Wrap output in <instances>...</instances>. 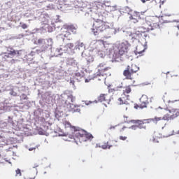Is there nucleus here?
I'll use <instances>...</instances> for the list:
<instances>
[{
	"label": "nucleus",
	"mask_w": 179,
	"mask_h": 179,
	"mask_svg": "<svg viewBox=\"0 0 179 179\" xmlns=\"http://www.w3.org/2000/svg\"><path fill=\"white\" fill-rule=\"evenodd\" d=\"M66 128H71L74 135V141L77 143L79 142L82 143L83 142H87V141H92L93 139V135L90 134L87 131L75 126H72L71 123L66 122L64 123Z\"/></svg>",
	"instance_id": "obj_1"
},
{
	"label": "nucleus",
	"mask_w": 179,
	"mask_h": 179,
	"mask_svg": "<svg viewBox=\"0 0 179 179\" xmlns=\"http://www.w3.org/2000/svg\"><path fill=\"white\" fill-rule=\"evenodd\" d=\"M62 101L63 103V107L66 108L68 111L71 113H80V108L78 105L73 104L75 101V96L71 93L64 92L62 94Z\"/></svg>",
	"instance_id": "obj_2"
},
{
	"label": "nucleus",
	"mask_w": 179,
	"mask_h": 179,
	"mask_svg": "<svg viewBox=\"0 0 179 179\" xmlns=\"http://www.w3.org/2000/svg\"><path fill=\"white\" fill-rule=\"evenodd\" d=\"M112 90L113 91V94H114V96H121L117 99L120 105L125 104V106H128V101H127L129 97V95L128 94L132 92L131 85H128L124 87H117Z\"/></svg>",
	"instance_id": "obj_3"
},
{
	"label": "nucleus",
	"mask_w": 179,
	"mask_h": 179,
	"mask_svg": "<svg viewBox=\"0 0 179 179\" xmlns=\"http://www.w3.org/2000/svg\"><path fill=\"white\" fill-rule=\"evenodd\" d=\"M157 114L160 115H164V120L166 121H173V120H176L177 117H179V109L178 108H163L162 107H159L157 110Z\"/></svg>",
	"instance_id": "obj_4"
},
{
	"label": "nucleus",
	"mask_w": 179,
	"mask_h": 179,
	"mask_svg": "<svg viewBox=\"0 0 179 179\" xmlns=\"http://www.w3.org/2000/svg\"><path fill=\"white\" fill-rule=\"evenodd\" d=\"M108 30H110L108 23L103 21V20H94L92 28V31L94 36H98L100 33H106Z\"/></svg>",
	"instance_id": "obj_5"
},
{
	"label": "nucleus",
	"mask_w": 179,
	"mask_h": 179,
	"mask_svg": "<svg viewBox=\"0 0 179 179\" xmlns=\"http://www.w3.org/2000/svg\"><path fill=\"white\" fill-rule=\"evenodd\" d=\"M143 29L145 31H152L159 29V18L155 16H148L145 17V22L143 23Z\"/></svg>",
	"instance_id": "obj_6"
},
{
	"label": "nucleus",
	"mask_w": 179,
	"mask_h": 179,
	"mask_svg": "<svg viewBox=\"0 0 179 179\" xmlns=\"http://www.w3.org/2000/svg\"><path fill=\"white\" fill-rule=\"evenodd\" d=\"M96 76H111V67L107 66L105 62L100 63L96 67Z\"/></svg>",
	"instance_id": "obj_7"
},
{
	"label": "nucleus",
	"mask_w": 179,
	"mask_h": 179,
	"mask_svg": "<svg viewBox=\"0 0 179 179\" xmlns=\"http://www.w3.org/2000/svg\"><path fill=\"white\" fill-rule=\"evenodd\" d=\"M138 71H139V67H138L136 64H131V66L129 65L123 71V76L126 78V79L132 80V79H134L132 78V75H134V73H136Z\"/></svg>",
	"instance_id": "obj_8"
},
{
	"label": "nucleus",
	"mask_w": 179,
	"mask_h": 179,
	"mask_svg": "<svg viewBox=\"0 0 179 179\" xmlns=\"http://www.w3.org/2000/svg\"><path fill=\"white\" fill-rule=\"evenodd\" d=\"M159 121H167V119H164V114L162 117L155 116L154 118L142 120L140 122V124L141 125H142V124H150V122H154V124H157V122H159Z\"/></svg>",
	"instance_id": "obj_9"
},
{
	"label": "nucleus",
	"mask_w": 179,
	"mask_h": 179,
	"mask_svg": "<svg viewBox=\"0 0 179 179\" xmlns=\"http://www.w3.org/2000/svg\"><path fill=\"white\" fill-rule=\"evenodd\" d=\"M145 33H148V31H145V28H143V25H142L138 31H136L135 33L132 34V38H135V40H139V38H142L143 36H145Z\"/></svg>",
	"instance_id": "obj_10"
},
{
	"label": "nucleus",
	"mask_w": 179,
	"mask_h": 179,
	"mask_svg": "<svg viewBox=\"0 0 179 179\" xmlns=\"http://www.w3.org/2000/svg\"><path fill=\"white\" fill-rule=\"evenodd\" d=\"M118 52L120 55H125L128 52V44L125 43H122L118 46Z\"/></svg>",
	"instance_id": "obj_11"
},
{
	"label": "nucleus",
	"mask_w": 179,
	"mask_h": 179,
	"mask_svg": "<svg viewBox=\"0 0 179 179\" xmlns=\"http://www.w3.org/2000/svg\"><path fill=\"white\" fill-rule=\"evenodd\" d=\"M149 104V98L146 95H143L140 98V108H146Z\"/></svg>",
	"instance_id": "obj_12"
},
{
	"label": "nucleus",
	"mask_w": 179,
	"mask_h": 179,
	"mask_svg": "<svg viewBox=\"0 0 179 179\" xmlns=\"http://www.w3.org/2000/svg\"><path fill=\"white\" fill-rule=\"evenodd\" d=\"M144 17L145 16L141 15V13L134 12L132 15H131L130 19L132 20L133 23H138V20L143 19Z\"/></svg>",
	"instance_id": "obj_13"
},
{
	"label": "nucleus",
	"mask_w": 179,
	"mask_h": 179,
	"mask_svg": "<svg viewBox=\"0 0 179 179\" xmlns=\"http://www.w3.org/2000/svg\"><path fill=\"white\" fill-rule=\"evenodd\" d=\"M64 30H69V31L72 32L73 34H77L78 33V25L76 24H69L64 25Z\"/></svg>",
	"instance_id": "obj_14"
},
{
	"label": "nucleus",
	"mask_w": 179,
	"mask_h": 179,
	"mask_svg": "<svg viewBox=\"0 0 179 179\" xmlns=\"http://www.w3.org/2000/svg\"><path fill=\"white\" fill-rule=\"evenodd\" d=\"M97 100L100 103H103V101L108 103V101H110V96L108 94H101L100 96H98Z\"/></svg>",
	"instance_id": "obj_15"
},
{
	"label": "nucleus",
	"mask_w": 179,
	"mask_h": 179,
	"mask_svg": "<svg viewBox=\"0 0 179 179\" xmlns=\"http://www.w3.org/2000/svg\"><path fill=\"white\" fill-rule=\"evenodd\" d=\"M124 122H127V124H129L131 122H132V124H140L142 120H131V118H129V117L128 116H124Z\"/></svg>",
	"instance_id": "obj_16"
},
{
	"label": "nucleus",
	"mask_w": 179,
	"mask_h": 179,
	"mask_svg": "<svg viewBox=\"0 0 179 179\" xmlns=\"http://www.w3.org/2000/svg\"><path fill=\"white\" fill-rule=\"evenodd\" d=\"M122 56L120 52H115L113 55V60L115 62H120V61H122V59L121 58Z\"/></svg>",
	"instance_id": "obj_17"
},
{
	"label": "nucleus",
	"mask_w": 179,
	"mask_h": 179,
	"mask_svg": "<svg viewBox=\"0 0 179 179\" xmlns=\"http://www.w3.org/2000/svg\"><path fill=\"white\" fill-rule=\"evenodd\" d=\"M137 125H133L130 128L134 130L138 129V128H140V129H146V126H145V124H139V123H134Z\"/></svg>",
	"instance_id": "obj_18"
},
{
	"label": "nucleus",
	"mask_w": 179,
	"mask_h": 179,
	"mask_svg": "<svg viewBox=\"0 0 179 179\" xmlns=\"http://www.w3.org/2000/svg\"><path fill=\"white\" fill-rule=\"evenodd\" d=\"M135 52L136 54H142V52H145V46H143V45H137Z\"/></svg>",
	"instance_id": "obj_19"
},
{
	"label": "nucleus",
	"mask_w": 179,
	"mask_h": 179,
	"mask_svg": "<svg viewBox=\"0 0 179 179\" xmlns=\"http://www.w3.org/2000/svg\"><path fill=\"white\" fill-rule=\"evenodd\" d=\"M62 36L63 37H65L66 38H68L69 36H71V32L69 31V29H64V31H62Z\"/></svg>",
	"instance_id": "obj_20"
},
{
	"label": "nucleus",
	"mask_w": 179,
	"mask_h": 179,
	"mask_svg": "<svg viewBox=\"0 0 179 179\" xmlns=\"http://www.w3.org/2000/svg\"><path fill=\"white\" fill-rule=\"evenodd\" d=\"M113 145L110 144L109 142L104 143L103 145H101V148L102 149H110V148H112Z\"/></svg>",
	"instance_id": "obj_21"
},
{
	"label": "nucleus",
	"mask_w": 179,
	"mask_h": 179,
	"mask_svg": "<svg viewBox=\"0 0 179 179\" xmlns=\"http://www.w3.org/2000/svg\"><path fill=\"white\" fill-rule=\"evenodd\" d=\"M115 128H118L119 132H123L124 130L125 129V128H127V127H123L122 128H120V126H115V127H110V129H114Z\"/></svg>",
	"instance_id": "obj_22"
},
{
	"label": "nucleus",
	"mask_w": 179,
	"mask_h": 179,
	"mask_svg": "<svg viewBox=\"0 0 179 179\" xmlns=\"http://www.w3.org/2000/svg\"><path fill=\"white\" fill-rule=\"evenodd\" d=\"M44 43V39H38V41H35L34 44L36 45H40V44H43Z\"/></svg>",
	"instance_id": "obj_23"
},
{
	"label": "nucleus",
	"mask_w": 179,
	"mask_h": 179,
	"mask_svg": "<svg viewBox=\"0 0 179 179\" xmlns=\"http://www.w3.org/2000/svg\"><path fill=\"white\" fill-rule=\"evenodd\" d=\"M15 173H16V174H15L16 177H17V176L19 177H20L22 176V172H21L20 169H17L15 171Z\"/></svg>",
	"instance_id": "obj_24"
},
{
	"label": "nucleus",
	"mask_w": 179,
	"mask_h": 179,
	"mask_svg": "<svg viewBox=\"0 0 179 179\" xmlns=\"http://www.w3.org/2000/svg\"><path fill=\"white\" fill-rule=\"evenodd\" d=\"M16 55V50H10L8 52V55H13L14 57V55Z\"/></svg>",
	"instance_id": "obj_25"
},
{
	"label": "nucleus",
	"mask_w": 179,
	"mask_h": 179,
	"mask_svg": "<svg viewBox=\"0 0 179 179\" xmlns=\"http://www.w3.org/2000/svg\"><path fill=\"white\" fill-rule=\"evenodd\" d=\"M21 97L22 100H27V95L26 94H22Z\"/></svg>",
	"instance_id": "obj_26"
},
{
	"label": "nucleus",
	"mask_w": 179,
	"mask_h": 179,
	"mask_svg": "<svg viewBox=\"0 0 179 179\" xmlns=\"http://www.w3.org/2000/svg\"><path fill=\"white\" fill-rule=\"evenodd\" d=\"M127 136H120L119 137V139H120V141H127Z\"/></svg>",
	"instance_id": "obj_27"
},
{
	"label": "nucleus",
	"mask_w": 179,
	"mask_h": 179,
	"mask_svg": "<svg viewBox=\"0 0 179 179\" xmlns=\"http://www.w3.org/2000/svg\"><path fill=\"white\" fill-rule=\"evenodd\" d=\"M38 163H34L32 164V167L33 169H37V167H38Z\"/></svg>",
	"instance_id": "obj_28"
},
{
	"label": "nucleus",
	"mask_w": 179,
	"mask_h": 179,
	"mask_svg": "<svg viewBox=\"0 0 179 179\" xmlns=\"http://www.w3.org/2000/svg\"><path fill=\"white\" fill-rule=\"evenodd\" d=\"M21 27H22V29H27V27H28V26H27V24H22V25H21Z\"/></svg>",
	"instance_id": "obj_29"
},
{
	"label": "nucleus",
	"mask_w": 179,
	"mask_h": 179,
	"mask_svg": "<svg viewBox=\"0 0 179 179\" xmlns=\"http://www.w3.org/2000/svg\"><path fill=\"white\" fill-rule=\"evenodd\" d=\"M134 108H136V110H138V108H141V103L139 105L135 104L134 105Z\"/></svg>",
	"instance_id": "obj_30"
},
{
	"label": "nucleus",
	"mask_w": 179,
	"mask_h": 179,
	"mask_svg": "<svg viewBox=\"0 0 179 179\" xmlns=\"http://www.w3.org/2000/svg\"><path fill=\"white\" fill-rule=\"evenodd\" d=\"M141 1L143 3H146V2H148V1H150V0H141Z\"/></svg>",
	"instance_id": "obj_31"
},
{
	"label": "nucleus",
	"mask_w": 179,
	"mask_h": 179,
	"mask_svg": "<svg viewBox=\"0 0 179 179\" xmlns=\"http://www.w3.org/2000/svg\"><path fill=\"white\" fill-rule=\"evenodd\" d=\"M152 3H154V5H156V0H152Z\"/></svg>",
	"instance_id": "obj_32"
},
{
	"label": "nucleus",
	"mask_w": 179,
	"mask_h": 179,
	"mask_svg": "<svg viewBox=\"0 0 179 179\" xmlns=\"http://www.w3.org/2000/svg\"><path fill=\"white\" fill-rule=\"evenodd\" d=\"M96 148H101V145H100V144H96Z\"/></svg>",
	"instance_id": "obj_33"
},
{
	"label": "nucleus",
	"mask_w": 179,
	"mask_h": 179,
	"mask_svg": "<svg viewBox=\"0 0 179 179\" xmlns=\"http://www.w3.org/2000/svg\"><path fill=\"white\" fill-rule=\"evenodd\" d=\"M162 76H166V77H167V74L164 73L162 74Z\"/></svg>",
	"instance_id": "obj_34"
},
{
	"label": "nucleus",
	"mask_w": 179,
	"mask_h": 179,
	"mask_svg": "<svg viewBox=\"0 0 179 179\" xmlns=\"http://www.w3.org/2000/svg\"><path fill=\"white\" fill-rule=\"evenodd\" d=\"M36 52H37L38 54H40V49H37V50H36Z\"/></svg>",
	"instance_id": "obj_35"
},
{
	"label": "nucleus",
	"mask_w": 179,
	"mask_h": 179,
	"mask_svg": "<svg viewBox=\"0 0 179 179\" xmlns=\"http://www.w3.org/2000/svg\"><path fill=\"white\" fill-rule=\"evenodd\" d=\"M68 45H70V47H73V44H72V43H69V44H68Z\"/></svg>",
	"instance_id": "obj_36"
},
{
	"label": "nucleus",
	"mask_w": 179,
	"mask_h": 179,
	"mask_svg": "<svg viewBox=\"0 0 179 179\" xmlns=\"http://www.w3.org/2000/svg\"><path fill=\"white\" fill-rule=\"evenodd\" d=\"M153 142H155V143H159V141H157L155 138L153 139Z\"/></svg>",
	"instance_id": "obj_37"
},
{
	"label": "nucleus",
	"mask_w": 179,
	"mask_h": 179,
	"mask_svg": "<svg viewBox=\"0 0 179 179\" xmlns=\"http://www.w3.org/2000/svg\"><path fill=\"white\" fill-rule=\"evenodd\" d=\"M94 59L93 58L91 59V61H90V62H93Z\"/></svg>",
	"instance_id": "obj_38"
},
{
	"label": "nucleus",
	"mask_w": 179,
	"mask_h": 179,
	"mask_svg": "<svg viewBox=\"0 0 179 179\" xmlns=\"http://www.w3.org/2000/svg\"><path fill=\"white\" fill-rule=\"evenodd\" d=\"M11 62H15V59H13L11 60Z\"/></svg>",
	"instance_id": "obj_39"
},
{
	"label": "nucleus",
	"mask_w": 179,
	"mask_h": 179,
	"mask_svg": "<svg viewBox=\"0 0 179 179\" xmlns=\"http://www.w3.org/2000/svg\"><path fill=\"white\" fill-rule=\"evenodd\" d=\"M6 57L7 58H9V55H6Z\"/></svg>",
	"instance_id": "obj_40"
},
{
	"label": "nucleus",
	"mask_w": 179,
	"mask_h": 179,
	"mask_svg": "<svg viewBox=\"0 0 179 179\" xmlns=\"http://www.w3.org/2000/svg\"><path fill=\"white\" fill-rule=\"evenodd\" d=\"M125 110H128V107L126 106V107H125Z\"/></svg>",
	"instance_id": "obj_41"
},
{
	"label": "nucleus",
	"mask_w": 179,
	"mask_h": 179,
	"mask_svg": "<svg viewBox=\"0 0 179 179\" xmlns=\"http://www.w3.org/2000/svg\"><path fill=\"white\" fill-rule=\"evenodd\" d=\"M16 94H17L16 92H14V96H16Z\"/></svg>",
	"instance_id": "obj_42"
},
{
	"label": "nucleus",
	"mask_w": 179,
	"mask_h": 179,
	"mask_svg": "<svg viewBox=\"0 0 179 179\" xmlns=\"http://www.w3.org/2000/svg\"><path fill=\"white\" fill-rule=\"evenodd\" d=\"M29 150H33V149L32 148H29Z\"/></svg>",
	"instance_id": "obj_43"
},
{
	"label": "nucleus",
	"mask_w": 179,
	"mask_h": 179,
	"mask_svg": "<svg viewBox=\"0 0 179 179\" xmlns=\"http://www.w3.org/2000/svg\"><path fill=\"white\" fill-rule=\"evenodd\" d=\"M13 93H14V92H13V93H11V94H13V95H14L15 94H13Z\"/></svg>",
	"instance_id": "obj_44"
},
{
	"label": "nucleus",
	"mask_w": 179,
	"mask_h": 179,
	"mask_svg": "<svg viewBox=\"0 0 179 179\" xmlns=\"http://www.w3.org/2000/svg\"><path fill=\"white\" fill-rule=\"evenodd\" d=\"M81 45H83V43H81Z\"/></svg>",
	"instance_id": "obj_45"
},
{
	"label": "nucleus",
	"mask_w": 179,
	"mask_h": 179,
	"mask_svg": "<svg viewBox=\"0 0 179 179\" xmlns=\"http://www.w3.org/2000/svg\"><path fill=\"white\" fill-rule=\"evenodd\" d=\"M76 75H80V73H77Z\"/></svg>",
	"instance_id": "obj_46"
},
{
	"label": "nucleus",
	"mask_w": 179,
	"mask_h": 179,
	"mask_svg": "<svg viewBox=\"0 0 179 179\" xmlns=\"http://www.w3.org/2000/svg\"><path fill=\"white\" fill-rule=\"evenodd\" d=\"M175 101H177V100H176Z\"/></svg>",
	"instance_id": "obj_47"
}]
</instances>
